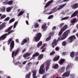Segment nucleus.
<instances>
[{
	"mask_svg": "<svg viewBox=\"0 0 78 78\" xmlns=\"http://www.w3.org/2000/svg\"><path fill=\"white\" fill-rule=\"evenodd\" d=\"M13 26H10L9 27L8 29L7 30H6L5 31V32H8V31H10V30H11V29H12V28Z\"/></svg>",
	"mask_w": 78,
	"mask_h": 78,
	"instance_id": "obj_30",
	"label": "nucleus"
},
{
	"mask_svg": "<svg viewBox=\"0 0 78 78\" xmlns=\"http://www.w3.org/2000/svg\"><path fill=\"white\" fill-rule=\"evenodd\" d=\"M65 67H61L59 69V71H62V72H64L65 70Z\"/></svg>",
	"mask_w": 78,
	"mask_h": 78,
	"instance_id": "obj_36",
	"label": "nucleus"
},
{
	"mask_svg": "<svg viewBox=\"0 0 78 78\" xmlns=\"http://www.w3.org/2000/svg\"><path fill=\"white\" fill-rule=\"evenodd\" d=\"M66 44H67V43H66V41H64L62 43V45H63V46H65V45H66Z\"/></svg>",
	"mask_w": 78,
	"mask_h": 78,
	"instance_id": "obj_47",
	"label": "nucleus"
},
{
	"mask_svg": "<svg viewBox=\"0 0 78 78\" xmlns=\"http://www.w3.org/2000/svg\"><path fill=\"white\" fill-rule=\"evenodd\" d=\"M39 55V53L37 52H35L34 54L32 55L33 59H34V57L35 56H37Z\"/></svg>",
	"mask_w": 78,
	"mask_h": 78,
	"instance_id": "obj_21",
	"label": "nucleus"
},
{
	"mask_svg": "<svg viewBox=\"0 0 78 78\" xmlns=\"http://www.w3.org/2000/svg\"><path fill=\"white\" fill-rule=\"evenodd\" d=\"M55 51H52V52H51V53H50V55H54L55 54Z\"/></svg>",
	"mask_w": 78,
	"mask_h": 78,
	"instance_id": "obj_54",
	"label": "nucleus"
},
{
	"mask_svg": "<svg viewBox=\"0 0 78 78\" xmlns=\"http://www.w3.org/2000/svg\"><path fill=\"white\" fill-rule=\"evenodd\" d=\"M46 46L47 44H44L40 48V49H42L43 48H44V47H46Z\"/></svg>",
	"mask_w": 78,
	"mask_h": 78,
	"instance_id": "obj_39",
	"label": "nucleus"
},
{
	"mask_svg": "<svg viewBox=\"0 0 78 78\" xmlns=\"http://www.w3.org/2000/svg\"><path fill=\"white\" fill-rule=\"evenodd\" d=\"M30 55H31L30 53H27L23 55V57L24 58H27V57H28V56H30Z\"/></svg>",
	"mask_w": 78,
	"mask_h": 78,
	"instance_id": "obj_23",
	"label": "nucleus"
},
{
	"mask_svg": "<svg viewBox=\"0 0 78 78\" xmlns=\"http://www.w3.org/2000/svg\"><path fill=\"white\" fill-rule=\"evenodd\" d=\"M50 62H47L46 63V71H47V70H48V69H49V67H50Z\"/></svg>",
	"mask_w": 78,
	"mask_h": 78,
	"instance_id": "obj_20",
	"label": "nucleus"
},
{
	"mask_svg": "<svg viewBox=\"0 0 78 78\" xmlns=\"http://www.w3.org/2000/svg\"><path fill=\"white\" fill-rule=\"evenodd\" d=\"M13 8V7H9L6 8V11L7 12H10V11H11V10Z\"/></svg>",
	"mask_w": 78,
	"mask_h": 78,
	"instance_id": "obj_24",
	"label": "nucleus"
},
{
	"mask_svg": "<svg viewBox=\"0 0 78 78\" xmlns=\"http://www.w3.org/2000/svg\"><path fill=\"white\" fill-rule=\"evenodd\" d=\"M62 55H66V53L65 52H63L62 53Z\"/></svg>",
	"mask_w": 78,
	"mask_h": 78,
	"instance_id": "obj_63",
	"label": "nucleus"
},
{
	"mask_svg": "<svg viewBox=\"0 0 78 78\" xmlns=\"http://www.w3.org/2000/svg\"><path fill=\"white\" fill-rule=\"evenodd\" d=\"M78 57H75V59H74V60L75 61H78Z\"/></svg>",
	"mask_w": 78,
	"mask_h": 78,
	"instance_id": "obj_58",
	"label": "nucleus"
},
{
	"mask_svg": "<svg viewBox=\"0 0 78 78\" xmlns=\"http://www.w3.org/2000/svg\"><path fill=\"white\" fill-rule=\"evenodd\" d=\"M9 19H10V18H9V17H7L6 18H5L4 19V20L5 21H8V20H9Z\"/></svg>",
	"mask_w": 78,
	"mask_h": 78,
	"instance_id": "obj_48",
	"label": "nucleus"
},
{
	"mask_svg": "<svg viewBox=\"0 0 78 78\" xmlns=\"http://www.w3.org/2000/svg\"><path fill=\"white\" fill-rule=\"evenodd\" d=\"M51 37H50V36H49L46 39V41H50V39H51Z\"/></svg>",
	"mask_w": 78,
	"mask_h": 78,
	"instance_id": "obj_46",
	"label": "nucleus"
},
{
	"mask_svg": "<svg viewBox=\"0 0 78 78\" xmlns=\"http://www.w3.org/2000/svg\"><path fill=\"white\" fill-rule=\"evenodd\" d=\"M14 64L16 66H17V65L21 64V63L19 62H17L16 63H14Z\"/></svg>",
	"mask_w": 78,
	"mask_h": 78,
	"instance_id": "obj_42",
	"label": "nucleus"
},
{
	"mask_svg": "<svg viewBox=\"0 0 78 78\" xmlns=\"http://www.w3.org/2000/svg\"><path fill=\"white\" fill-rule=\"evenodd\" d=\"M53 17V16L51 15L48 17V19H52Z\"/></svg>",
	"mask_w": 78,
	"mask_h": 78,
	"instance_id": "obj_49",
	"label": "nucleus"
},
{
	"mask_svg": "<svg viewBox=\"0 0 78 78\" xmlns=\"http://www.w3.org/2000/svg\"><path fill=\"white\" fill-rule=\"evenodd\" d=\"M65 6V5H59V7L58 8V10H59V9H62V8L64 6Z\"/></svg>",
	"mask_w": 78,
	"mask_h": 78,
	"instance_id": "obj_33",
	"label": "nucleus"
},
{
	"mask_svg": "<svg viewBox=\"0 0 78 78\" xmlns=\"http://www.w3.org/2000/svg\"><path fill=\"white\" fill-rule=\"evenodd\" d=\"M70 69H71V66L70 65H68L66 68V72H70Z\"/></svg>",
	"mask_w": 78,
	"mask_h": 78,
	"instance_id": "obj_11",
	"label": "nucleus"
},
{
	"mask_svg": "<svg viewBox=\"0 0 78 78\" xmlns=\"http://www.w3.org/2000/svg\"><path fill=\"white\" fill-rule=\"evenodd\" d=\"M45 69L44 68V64L41 65L39 69V72L40 74H43L45 73Z\"/></svg>",
	"mask_w": 78,
	"mask_h": 78,
	"instance_id": "obj_1",
	"label": "nucleus"
},
{
	"mask_svg": "<svg viewBox=\"0 0 78 78\" xmlns=\"http://www.w3.org/2000/svg\"><path fill=\"white\" fill-rule=\"evenodd\" d=\"M47 24L44 23L42 27V29H43L44 31H45L46 30H47Z\"/></svg>",
	"mask_w": 78,
	"mask_h": 78,
	"instance_id": "obj_14",
	"label": "nucleus"
},
{
	"mask_svg": "<svg viewBox=\"0 0 78 78\" xmlns=\"http://www.w3.org/2000/svg\"><path fill=\"white\" fill-rule=\"evenodd\" d=\"M12 39H13V38H10L9 39L8 42V45H9V44H10V42H11V41H12Z\"/></svg>",
	"mask_w": 78,
	"mask_h": 78,
	"instance_id": "obj_43",
	"label": "nucleus"
},
{
	"mask_svg": "<svg viewBox=\"0 0 78 78\" xmlns=\"http://www.w3.org/2000/svg\"><path fill=\"white\" fill-rule=\"evenodd\" d=\"M53 0H51L48 2L46 5L45 6V8H47L48 6H49L51 3H52L53 2Z\"/></svg>",
	"mask_w": 78,
	"mask_h": 78,
	"instance_id": "obj_15",
	"label": "nucleus"
},
{
	"mask_svg": "<svg viewBox=\"0 0 78 78\" xmlns=\"http://www.w3.org/2000/svg\"><path fill=\"white\" fill-rule=\"evenodd\" d=\"M69 31L70 30H66L64 33H65V34H68V33H69Z\"/></svg>",
	"mask_w": 78,
	"mask_h": 78,
	"instance_id": "obj_50",
	"label": "nucleus"
},
{
	"mask_svg": "<svg viewBox=\"0 0 78 78\" xmlns=\"http://www.w3.org/2000/svg\"><path fill=\"white\" fill-rule=\"evenodd\" d=\"M67 27H68V26L67 25H65L64 26H63L61 29L60 31L58 33V35L60 36V35H61L62 34V33H63V32L67 28Z\"/></svg>",
	"mask_w": 78,
	"mask_h": 78,
	"instance_id": "obj_3",
	"label": "nucleus"
},
{
	"mask_svg": "<svg viewBox=\"0 0 78 78\" xmlns=\"http://www.w3.org/2000/svg\"><path fill=\"white\" fill-rule=\"evenodd\" d=\"M78 7V4L76 3L71 6V8L74 9L75 8H77Z\"/></svg>",
	"mask_w": 78,
	"mask_h": 78,
	"instance_id": "obj_12",
	"label": "nucleus"
},
{
	"mask_svg": "<svg viewBox=\"0 0 78 78\" xmlns=\"http://www.w3.org/2000/svg\"><path fill=\"white\" fill-rule=\"evenodd\" d=\"M76 19L75 18L73 19L71 21V23H73V25H74L75 21H76Z\"/></svg>",
	"mask_w": 78,
	"mask_h": 78,
	"instance_id": "obj_29",
	"label": "nucleus"
},
{
	"mask_svg": "<svg viewBox=\"0 0 78 78\" xmlns=\"http://www.w3.org/2000/svg\"><path fill=\"white\" fill-rule=\"evenodd\" d=\"M70 56L71 58H73L75 56V52H72L70 53Z\"/></svg>",
	"mask_w": 78,
	"mask_h": 78,
	"instance_id": "obj_31",
	"label": "nucleus"
},
{
	"mask_svg": "<svg viewBox=\"0 0 78 78\" xmlns=\"http://www.w3.org/2000/svg\"><path fill=\"white\" fill-rule=\"evenodd\" d=\"M52 12H51L49 13H48L47 12H47H46L44 14H52Z\"/></svg>",
	"mask_w": 78,
	"mask_h": 78,
	"instance_id": "obj_53",
	"label": "nucleus"
},
{
	"mask_svg": "<svg viewBox=\"0 0 78 78\" xmlns=\"http://www.w3.org/2000/svg\"><path fill=\"white\" fill-rule=\"evenodd\" d=\"M38 27L39 24L38 23H36L34 25V27L35 28H38Z\"/></svg>",
	"mask_w": 78,
	"mask_h": 78,
	"instance_id": "obj_41",
	"label": "nucleus"
},
{
	"mask_svg": "<svg viewBox=\"0 0 78 78\" xmlns=\"http://www.w3.org/2000/svg\"><path fill=\"white\" fill-rule=\"evenodd\" d=\"M43 56H44L43 54H41L38 57V60H41V59L42 58H43Z\"/></svg>",
	"mask_w": 78,
	"mask_h": 78,
	"instance_id": "obj_28",
	"label": "nucleus"
},
{
	"mask_svg": "<svg viewBox=\"0 0 78 78\" xmlns=\"http://www.w3.org/2000/svg\"><path fill=\"white\" fill-rule=\"evenodd\" d=\"M70 78H75V77H76V76L74 74H71L70 75Z\"/></svg>",
	"mask_w": 78,
	"mask_h": 78,
	"instance_id": "obj_44",
	"label": "nucleus"
},
{
	"mask_svg": "<svg viewBox=\"0 0 78 78\" xmlns=\"http://www.w3.org/2000/svg\"><path fill=\"white\" fill-rule=\"evenodd\" d=\"M69 71H66L62 75V76H65V77H68L70 75V73Z\"/></svg>",
	"mask_w": 78,
	"mask_h": 78,
	"instance_id": "obj_7",
	"label": "nucleus"
},
{
	"mask_svg": "<svg viewBox=\"0 0 78 78\" xmlns=\"http://www.w3.org/2000/svg\"><path fill=\"white\" fill-rule=\"evenodd\" d=\"M56 27H54L52 28V30H56Z\"/></svg>",
	"mask_w": 78,
	"mask_h": 78,
	"instance_id": "obj_61",
	"label": "nucleus"
},
{
	"mask_svg": "<svg viewBox=\"0 0 78 78\" xmlns=\"http://www.w3.org/2000/svg\"><path fill=\"white\" fill-rule=\"evenodd\" d=\"M8 36V34H6L5 35H2L0 37V41H2V40H4L6 38V37Z\"/></svg>",
	"mask_w": 78,
	"mask_h": 78,
	"instance_id": "obj_10",
	"label": "nucleus"
},
{
	"mask_svg": "<svg viewBox=\"0 0 78 78\" xmlns=\"http://www.w3.org/2000/svg\"><path fill=\"white\" fill-rule=\"evenodd\" d=\"M58 41H56V39H55L52 43L51 46L53 48H54L55 46L57 45Z\"/></svg>",
	"mask_w": 78,
	"mask_h": 78,
	"instance_id": "obj_6",
	"label": "nucleus"
},
{
	"mask_svg": "<svg viewBox=\"0 0 78 78\" xmlns=\"http://www.w3.org/2000/svg\"><path fill=\"white\" fill-rule=\"evenodd\" d=\"M42 45V42L40 41L37 44V47H40V46H41Z\"/></svg>",
	"mask_w": 78,
	"mask_h": 78,
	"instance_id": "obj_25",
	"label": "nucleus"
},
{
	"mask_svg": "<svg viewBox=\"0 0 78 78\" xmlns=\"http://www.w3.org/2000/svg\"><path fill=\"white\" fill-rule=\"evenodd\" d=\"M46 50V48H45L43 49V50L41 51V52H44V51H45V50Z\"/></svg>",
	"mask_w": 78,
	"mask_h": 78,
	"instance_id": "obj_56",
	"label": "nucleus"
},
{
	"mask_svg": "<svg viewBox=\"0 0 78 78\" xmlns=\"http://www.w3.org/2000/svg\"><path fill=\"white\" fill-rule=\"evenodd\" d=\"M76 30H74L73 31V33H76Z\"/></svg>",
	"mask_w": 78,
	"mask_h": 78,
	"instance_id": "obj_62",
	"label": "nucleus"
},
{
	"mask_svg": "<svg viewBox=\"0 0 78 78\" xmlns=\"http://www.w3.org/2000/svg\"><path fill=\"white\" fill-rule=\"evenodd\" d=\"M17 23H18V21H16L14 25H16V26H17Z\"/></svg>",
	"mask_w": 78,
	"mask_h": 78,
	"instance_id": "obj_60",
	"label": "nucleus"
},
{
	"mask_svg": "<svg viewBox=\"0 0 78 78\" xmlns=\"http://www.w3.org/2000/svg\"><path fill=\"white\" fill-rule=\"evenodd\" d=\"M13 3V1H10L8 2V5H11Z\"/></svg>",
	"mask_w": 78,
	"mask_h": 78,
	"instance_id": "obj_38",
	"label": "nucleus"
},
{
	"mask_svg": "<svg viewBox=\"0 0 78 78\" xmlns=\"http://www.w3.org/2000/svg\"><path fill=\"white\" fill-rule=\"evenodd\" d=\"M64 25V23H60L59 24V27H62Z\"/></svg>",
	"mask_w": 78,
	"mask_h": 78,
	"instance_id": "obj_51",
	"label": "nucleus"
},
{
	"mask_svg": "<svg viewBox=\"0 0 78 78\" xmlns=\"http://www.w3.org/2000/svg\"><path fill=\"white\" fill-rule=\"evenodd\" d=\"M27 62V61H24V62H23L22 63V64H23V65H25V64L26 63V62Z\"/></svg>",
	"mask_w": 78,
	"mask_h": 78,
	"instance_id": "obj_59",
	"label": "nucleus"
},
{
	"mask_svg": "<svg viewBox=\"0 0 78 78\" xmlns=\"http://www.w3.org/2000/svg\"><path fill=\"white\" fill-rule=\"evenodd\" d=\"M75 39H76V37H75V35L72 36L68 39V41L69 43L72 42L73 41V40Z\"/></svg>",
	"mask_w": 78,
	"mask_h": 78,
	"instance_id": "obj_5",
	"label": "nucleus"
},
{
	"mask_svg": "<svg viewBox=\"0 0 78 78\" xmlns=\"http://www.w3.org/2000/svg\"><path fill=\"white\" fill-rule=\"evenodd\" d=\"M19 49H17L15 51H12V58L15 57L16 55L19 54Z\"/></svg>",
	"mask_w": 78,
	"mask_h": 78,
	"instance_id": "obj_4",
	"label": "nucleus"
},
{
	"mask_svg": "<svg viewBox=\"0 0 78 78\" xmlns=\"http://www.w3.org/2000/svg\"><path fill=\"white\" fill-rule=\"evenodd\" d=\"M3 5H5L8 4V2L5 1L3 3Z\"/></svg>",
	"mask_w": 78,
	"mask_h": 78,
	"instance_id": "obj_57",
	"label": "nucleus"
},
{
	"mask_svg": "<svg viewBox=\"0 0 78 78\" xmlns=\"http://www.w3.org/2000/svg\"><path fill=\"white\" fill-rule=\"evenodd\" d=\"M6 27V25L5 24V23H2L1 25H0V30L3 29V28H5Z\"/></svg>",
	"mask_w": 78,
	"mask_h": 78,
	"instance_id": "obj_16",
	"label": "nucleus"
},
{
	"mask_svg": "<svg viewBox=\"0 0 78 78\" xmlns=\"http://www.w3.org/2000/svg\"><path fill=\"white\" fill-rule=\"evenodd\" d=\"M77 14H78V11H76L72 15L71 17H75Z\"/></svg>",
	"mask_w": 78,
	"mask_h": 78,
	"instance_id": "obj_17",
	"label": "nucleus"
},
{
	"mask_svg": "<svg viewBox=\"0 0 78 78\" xmlns=\"http://www.w3.org/2000/svg\"><path fill=\"white\" fill-rule=\"evenodd\" d=\"M67 36H68V34L64 33L60 37L58 38V41L65 39Z\"/></svg>",
	"mask_w": 78,
	"mask_h": 78,
	"instance_id": "obj_2",
	"label": "nucleus"
},
{
	"mask_svg": "<svg viewBox=\"0 0 78 78\" xmlns=\"http://www.w3.org/2000/svg\"><path fill=\"white\" fill-rule=\"evenodd\" d=\"M14 32V31L13 30H11L9 33H8V35H9V34H10V33H12Z\"/></svg>",
	"mask_w": 78,
	"mask_h": 78,
	"instance_id": "obj_55",
	"label": "nucleus"
},
{
	"mask_svg": "<svg viewBox=\"0 0 78 78\" xmlns=\"http://www.w3.org/2000/svg\"><path fill=\"white\" fill-rule=\"evenodd\" d=\"M54 34H55V32H51L49 33V36L50 37H51V36H53L54 35Z\"/></svg>",
	"mask_w": 78,
	"mask_h": 78,
	"instance_id": "obj_34",
	"label": "nucleus"
},
{
	"mask_svg": "<svg viewBox=\"0 0 78 78\" xmlns=\"http://www.w3.org/2000/svg\"><path fill=\"white\" fill-rule=\"evenodd\" d=\"M6 17V15H2L1 16L0 18L2 19H3L5 18Z\"/></svg>",
	"mask_w": 78,
	"mask_h": 78,
	"instance_id": "obj_40",
	"label": "nucleus"
},
{
	"mask_svg": "<svg viewBox=\"0 0 78 78\" xmlns=\"http://www.w3.org/2000/svg\"><path fill=\"white\" fill-rule=\"evenodd\" d=\"M29 39L28 38H27L26 39H24L22 42L21 43V45H23L24 44H25V43H26L27 42H28V41H29Z\"/></svg>",
	"mask_w": 78,
	"mask_h": 78,
	"instance_id": "obj_9",
	"label": "nucleus"
},
{
	"mask_svg": "<svg viewBox=\"0 0 78 78\" xmlns=\"http://www.w3.org/2000/svg\"><path fill=\"white\" fill-rule=\"evenodd\" d=\"M16 42H19V40L18 39H17L16 40Z\"/></svg>",
	"mask_w": 78,
	"mask_h": 78,
	"instance_id": "obj_64",
	"label": "nucleus"
},
{
	"mask_svg": "<svg viewBox=\"0 0 78 78\" xmlns=\"http://www.w3.org/2000/svg\"><path fill=\"white\" fill-rule=\"evenodd\" d=\"M69 16H66V17H63L61 19V20H67V19H69Z\"/></svg>",
	"mask_w": 78,
	"mask_h": 78,
	"instance_id": "obj_37",
	"label": "nucleus"
},
{
	"mask_svg": "<svg viewBox=\"0 0 78 78\" xmlns=\"http://www.w3.org/2000/svg\"><path fill=\"white\" fill-rule=\"evenodd\" d=\"M59 67V65L58 64H56L55 65H53L52 66V68L55 69H57Z\"/></svg>",
	"mask_w": 78,
	"mask_h": 78,
	"instance_id": "obj_22",
	"label": "nucleus"
},
{
	"mask_svg": "<svg viewBox=\"0 0 78 78\" xmlns=\"http://www.w3.org/2000/svg\"><path fill=\"white\" fill-rule=\"evenodd\" d=\"M40 39H41V38H39V37H37L36 36H35L34 37V40L35 42H37L40 41Z\"/></svg>",
	"mask_w": 78,
	"mask_h": 78,
	"instance_id": "obj_18",
	"label": "nucleus"
},
{
	"mask_svg": "<svg viewBox=\"0 0 78 78\" xmlns=\"http://www.w3.org/2000/svg\"><path fill=\"white\" fill-rule=\"evenodd\" d=\"M59 58H60L59 56H55L53 58V61H58L59 60Z\"/></svg>",
	"mask_w": 78,
	"mask_h": 78,
	"instance_id": "obj_19",
	"label": "nucleus"
},
{
	"mask_svg": "<svg viewBox=\"0 0 78 78\" xmlns=\"http://www.w3.org/2000/svg\"><path fill=\"white\" fill-rule=\"evenodd\" d=\"M65 61V59L62 58L60 59L59 61H58V63L60 65H62L63 64V63Z\"/></svg>",
	"mask_w": 78,
	"mask_h": 78,
	"instance_id": "obj_13",
	"label": "nucleus"
},
{
	"mask_svg": "<svg viewBox=\"0 0 78 78\" xmlns=\"http://www.w3.org/2000/svg\"><path fill=\"white\" fill-rule=\"evenodd\" d=\"M24 11H21L18 14V16H22L23 14L24 13Z\"/></svg>",
	"mask_w": 78,
	"mask_h": 78,
	"instance_id": "obj_32",
	"label": "nucleus"
},
{
	"mask_svg": "<svg viewBox=\"0 0 78 78\" xmlns=\"http://www.w3.org/2000/svg\"><path fill=\"white\" fill-rule=\"evenodd\" d=\"M14 20H15V19H14V18H12L9 20V23H12V22H13Z\"/></svg>",
	"mask_w": 78,
	"mask_h": 78,
	"instance_id": "obj_45",
	"label": "nucleus"
},
{
	"mask_svg": "<svg viewBox=\"0 0 78 78\" xmlns=\"http://www.w3.org/2000/svg\"><path fill=\"white\" fill-rule=\"evenodd\" d=\"M5 9H6L4 7H2L0 10V12H5Z\"/></svg>",
	"mask_w": 78,
	"mask_h": 78,
	"instance_id": "obj_27",
	"label": "nucleus"
},
{
	"mask_svg": "<svg viewBox=\"0 0 78 78\" xmlns=\"http://www.w3.org/2000/svg\"><path fill=\"white\" fill-rule=\"evenodd\" d=\"M55 50L56 51H58L59 50V47H57L55 48Z\"/></svg>",
	"mask_w": 78,
	"mask_h": 78,
	"instance_id": "obj_52",
	"label": "nucleus"
},
{
	"mask_svg": "<svg viewBox=\"0 0 78 78\" xmlns=\"http://www.w3.org/2000/svg\"><path fill=\"white\" fill-rule=\"evenodd\" d=\"M36 36L41 39V38L42 37V34L40 33H38L36 34Z\"/></svg>",
	"mask_w": 78,
	"mask_h": 78,
	"instance_id": "obj_26",
	"label": "nucleus"
},
{
	"mask_svg": "<svg viewBox=\"0 0 78 78\" xmlns=\"http://www.w3.org/2000/svg\"><path fill=\"white\" fill-rule=\"evenodd\" d=\"M14 41H12L10 45V51H12V48H14Z\"/></svg>",
	"mask_w": 78,
	"mask_h": 78,
	"instance_id": "obj_8",
	"label": "nucleus"
},
{
	"mask_svg": "<svg viewBox=\"0 0 78 78\" xmlns=\"http://www.w3.org/2000/svg\"><path fill=\"white\" fill-rule=\"evenodd\" d=\"M31 72H29L28 74L26 76V78H30V76L31 75Z\"/></svg>",
	"mask_w": 78,
	"mask_h": 78,
	"instance_id": "obj_35",
	"label": "nucleus"
}]
</instances>
